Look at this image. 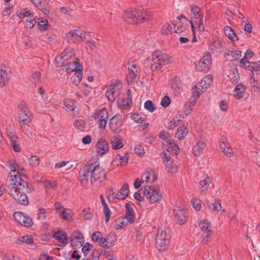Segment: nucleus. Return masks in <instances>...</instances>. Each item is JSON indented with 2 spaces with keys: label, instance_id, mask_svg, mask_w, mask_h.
Masks as SVG:
<instances>
[{
  "label": "nucleus",
  "instance_id": "nucleus-45",
  "mask_svg": "<svg viewBox=\"0 0 260 260\" xmlns=\"http://www.w3.org/2000/svg\"><path fill=\"white\" fill-rule=\"evenodd\" d=\"M115 241L112 240L110 241L108 238H102L100 240V245L105 248H109L114 245Z\"/></svg>",
  "mask_w": 260,
  "mask_h": 260
},
{
  "label": "nucleus",
  "instance_id": "nucleus-44",
  "mask_svg": "<svg viewBox=\"0 0 260 260\" xmlns=\"http://www.w3.org/2000/svg\"><path fill=\"white\" fill-rule=\"evenodd\" d=\"M42 183L43 184L44 186L46 188L47 192H48V189H55L57 186V183L56 181H53L51 182L47 180L46 178L44 180Z\"/></svg>",
  "mask_w": 260,
  "mask_h": 260
},
{
  "label": "nucleus",
  "instance_id": "nucleus-4",
  "mask_svg": "<svg viewBox=\"0 0 260 260\" xmlns=\"http://www.w3.org/2000/svg\"><path fill=\"white\" fill-rule=\"evenodd\" d=\"M173 61V58L172 57L162 53L159 50H156L152 55L151 69L153 71L160 69L164 66L171 63Z\"/></svg>",
  "mask_w": 260,
  "mask_h": 260
},
{
  "label": "nucleus",
  "instance_id": "nucleus-22",
  "mask_svg": "<svg viewBox=\"0 0 260 260\" xmlns=\"http://www.w3.org/2000/svg\"><path fill=\"white\" fill-rule=\"evenodd\" d=\"M219 146L222 152L228 157H231L234 151L230 144L225 139H220Z\"/></svg>",
  "mask_w": 260,
  "mask_h": 260
},
{
  "label": "nucleus",
  "instance_id": "nucleus-3",
  "mask_svg": "<svg viewBox=\"0 0 260 260\" xmlns=\"http://www.w3.org/2000/svg\"><path fill=\"white\" fill-rule=\"evenodd\" d=\"M240 63L241 67L252 72L250 79V85L256 92H260V61L250 62L245 59H241Z\"/></svg>",
  "mask_w": 260,
  "mask_h": 260
},
{
  "label": "nucleus",
  "instance_id": "nucleus-23",
  "mask_svg": "<svg viewBox=\"0 0 260 260\" xmlns=\"http://www.w3.org/2000/svg\"><path fill=\"white\" fill-rule=\"evenodd\" d=\"M53 237L58 242L65 246L69 242V238L67 234L62 230H59L53 234Z\"/></svg>",
  "mask_w": 260,
  "mask_h": 260
},
{
  "label": "nucleus",
  "instance_id": "nucleus-8",
  "mask_svg": "<svg viewBox=\"0 0 260 260\" xmlns=\"http://www.w3.org/2000/svg\"><path fill=\"white\" fill-rule=\"evenodd\" d=\"M18 107L19 124L30 123L34 119L32 112L24 103L20 104Z\"/></svg>",
  "mask_w": 260,
  "mask_h": 260
},
{
  "label": "nucleus",
  "instance_id": "nucleus-14",
  "mask_svg": "<svg viewBox=\"0 0 260 260\" xmlns=\"http://www.w3.org/2000/svg\"><path fill=\"white\" fill-rule=\"evenodd\" d=\"M84 242V237L80 231L77 230L73 232L71 237V244L74 249L80 248Z\"/></svg>",
  "mask_w": 260,
  "mask_h": 260
},
{
  "label": "nucleus",
  "instance_id": "nucleus-32",
  "mask_svg": "<svg viewBox=\"0 0 260 260\" xmlns=\"http://www.w3.org/2000/svg\"><path fill=\"white\" fill-rule=\"evenodd\" d=\"M111 147L113 149L118 150L122 148L124 144L122 140L119 136H115L111 138Z\"/></svg>",
  "mask_w": 260,
  "mask_h": 260
},
{
  "label": "nucleus",
  "instance_id": "nucleus-19",
  "mask_svg": "<svg viewBox=\"0 0 260 260\" xmlns=\"http://www.w3.org/2000/svg\"><path fill=\"white\" fill-rule=\"evenodd\" d=\"M91 163L85 165L83 169L79 172L80 174V181L82 185L85 186L88 182L89 177H91Z\"/></svg>",
  "mask_w": 260,
  "mask_h": 260
},
{
  "label": "nucleus",
  "instance_id": "nucleus-28",
  "mask_svg": "<svg viewBox=\"0 0 260 260\" xmlns=\"http://www.w3.org/2000/svg\"><path fill=\"white\" fill-rule=\"evenodd\" d=\"M225 50L226 52L224 54V57H227V59L230 61L237 60L242 56V52L241 51H231L227 48H225Z\"/></svg>",
  "mask_w": 260,
  "mask_h": 260
},
{
  "label": "nucleus",
  "instance_id": "nucleus-60",
  "mask_svg": "<svg viewBox=\"0 0 260 260\" xmlns=\"http://www.w3.org/2000/svg\"><path fill=\"white\" fill-rule=\"evenodd\" d=\"M37 216L38 220H44L46 218V210L44 208H40Z\"/></svg>",
  "mask_w": 260,
  "mask_h": 260
},
{
  "label": "nucleus",
  "instance_id": "nucleus-38",
  "mask_svg": "<svg viewBox=\"0 0 260 260\" xmlns=\"http://www.w3.org/2000/svg\"><path fill=\"white\" fill-rule=\"evenodd\" d=\"M190 10L192 18L194 19L195 21L202 19L201 9L198 6L191 5L190 6Z\"/></svg>",
  "mask_w": 260,
  "mask_h": 260
},
{
  "label": "nucleus",
  "instance_id": "nucleus-46",
  "mask_svg": "<svg viewBox=\"0 0 260 260\" xmlns=\"http://www.w3.org/2000/svg\"><path fill=\"white\" fill-rule=\"evenodd\" d=\"M159 138L162 139L164 142L162 143V145L165 146L166 144L168 142L167 141L172 140V137L167 132L165 131H161L159 134Z\"/></svg>",
  "mask_w": 260,
  "mask_h": 260
},
{
  "label": "nucleus",
  "instance_id": "nucleus-57",
  "mask_svg": "<svg viewBox=\"0 0 260 260\" xmlns=\"http://www.w3.org/2000/svg\"><path fill=\"white\" fill-rule=\"evenodd\" d=\"M18 241L20 243H25L26 244H31L33 243L32 238L30 235H25L20 237L18 238Z\"/></svg>",
  "mask_w": 260,
  "mask_h": 260
},
{
  "label": "nucleus",
  "instance_id": "nucleus-9",
  "mask_svg": "<svg viewBox=\"0 0 260 260\" xmlns=\"http://www.w3.org/2000/svg\"><path fill=\"white\" fill-rule=\"evenodd\" d=\"M75 52L71 47H67L62 52L61 55L58 56L55 58V63L58 67H63L62 62L68 61L75 57Z\"/></svg>",
  "mask_w": 260,
  "mask_h": 260
},
{
  "label": "nucleus",
  "instance_id": "nucleus-33",
  "mask_svg": "<svg viewBox=\"0 0 260 260\" xmlns=\"http://www.w3.org/2000/svg\"><path fill=\"white\" fill-rule=\"evenodd\" d=\"M224 32L225 35L232 41L235 42L239 40V38L237 34L233 29L229 26H226L224 28Z\"/></svg>",
  "mask_w": 260,
  "mask_h": 260
},
{
  "label": "nucleus",
  "instance_id": "nucleus-10",
  "mask_svg": "<svg viewBox=\"0 0 260 260\" xmlns=\"http://www.w3.org/2000/svg\"><path fill=\"white\" fill-rule=\"evenodd\" d=\"M85 38V34L78 29L71 30L66 35V39L70 43L82 42Z\"/></svg>",
  "mask_w": 260,
  "mask_h": 260
},
{
  "label": "nucleus",
  "instance_id": "nucleus-24",
  "mask_svg": "<svg viewBox=\"0 0 260 260\" xmlns=\"http://www.w3.org/2000/svg\"><path fill=\"white\" fill-rule=\"evenodd\" d=\"M109 144L104 139L101 138L96 144V151L101 156L106 154L109 151Z\"/></svg>",
  "mask_w": 260,
  "mask_h": 260
},
{
  "label": "nucleus",
  "instance_id": "nucleus-26",
  "mask_svg": "<svg viewBox=\"0 0 260 260\" xmlns=\"http://www.w3.org/2000/svg\"><path fill=\"white\" fill-rule=\"evenodd\" d=\"M211 182L212 179L208 175H204L203 178L199 182V189L202 192L207 191Z\"/></svg>",
  "mask_w": 260,
  "mask_h": 260
},
{
  "label": "nucleus",
  "instance_id": "nucleus-11",
  "mask_svg": "<svg viewBox=\"0 0 260 260\" xmlns=\"http://www.w3.org/2000/svg\"><path fill=\"white\" fill-rule=\"evenodd\" d=\"M94 118L99 122V127L105 129L108 121V112L106 108L96 111L94 113Z\"/></svg>",
  "mask_w": 260,
  "mask_h": 260
},
{
  "label": "nucleus",
  "instance_id": "nucleus-31",
  "mask_svg": "<svg viewBox=\"0 0 260 260\" xmlns=\"http://www.w3.org/2000/svg\"><path fill=\"white\" fill-rule=\"evenodd\" d=\"M245 91L246 87L241 83L238 84L234 90V96L238 100L241 99L244 96Z\"/></svg>",
  "mask_w": 260,
  "mask_h": 260
},
{
  "label": "nucleus",
  "instance_id": "nucleus-55",
  "mask_svg": "<svg viewBox=\"0 0 260 260\" xmlns=\"http://www.w3.org/2000/svg\"><path fill=\"white\" fill-rule=\"evenodd\" d=\"M21 225L25 227H30L33 225V221L30 217L24 214Z\"/></svg>",
  "mask_w": 260,
  "mask_h": 260
},
{
  "label": "nucleus",
  "instance_id": "nucleus-21",
  "mask_svg": "<svg viewBox=\"0 0 260 260\" xmlns=\"http://www.w3.org/2000/svg\"><path fill=\"white\" fill-rule=\"evenodd\" d=\"M224 47L219 40H216L212 42L209 45V50L216 56L219 55L224 51Z\"/></svg>",
  "mask_w": 260,
  "mask_h": 260
},
{
  "label": "nucleus",
  "instance_id": "nucleus-37",
  "mask_svg": "<svg viewBox=\"0 0 260 260\" xmlns=\"http://www.w3.org/2000/svg\"><path fill=\"white\" fill-rule=\"evenodd\" d=\"M129 192V186L127 183H124L120 191L116 194V198L118 199H125Z\"/></svg>",
  "mask_w": 260,
  "mask_h": 260
},
{
  "label": "nucleus",
  "instance_id": "nucleus-48",
  "mask_svg": "<svg viewBox=\"0 0 260 260\" xmlns=\"http://www.w3.org/2000/svg\"><path fill=\"white\" fill-rule=\"evenodd\" d=\"M181 114H177L170 122L169 126L170 128L173 129L178 125V123L182 121Z\"/></svg>",
  "mask_w": 260,
  "mask_h": 260
},
{
  "label": "nucleus",
  "instance_id": "nucleus-5",
  "mask_svg": "<svg viewBox=\"0 0 260 260\" xmlns=\"http://www.w3.org/2000/svg\"><path fill=\"white\" fill-rule=\"evenodd\" d=\"M106 181V174L104 169L96 165V163H91V183L96 187L104 185Z\"/></svg>",
  "mask_w": 260,
  "mask_h": 260
},
{
  "label": "nucleus",
  "instance_id": "nucleus-25",
  "mask_svg": "<svg viewBox=\"0 0 260 260\" xmlns=\"http://www.w3.org/2000/svg\"><path fill=\"white\" fill-rule=\"evenodd\" d=\"M128 68L129 71L128 78L131 82H133L138 75L139 67L137 66L135 61H132L128 63Z\"/></svg>",
  "mask_w": 260,
  "mask_h": 260
},
{
  "label": "nucleus",
  "instance_id": "nucleus-12",
  "mask_svg": "<svg viewBox=\"0 0 260 260\" xmlns=\"http://www.w3.org/2000/svg\"><path fill=\"white\" fill-rule=\"evenodd\" d=\"M122 123V115L116 114L110 119L109 127L113 132L118 133L121 130Z\"/></svg>",
  "mask_w": 260,
  "mask_h": 260
},
{
  "label": "nucleus",
  "instance_id": "nucleus-64",
  "mask_svg": "<svg viewBox=\"0 0 260 260\" xmlns=\"http://www.w3.org/2000/svg\"><path fill=\"white\" fill-rule=\"evenodd\" d=\"M144 107L146 109H147V110L151 112H153L155 110L154 104L150 100H148L145 103Z\"/></svg>",
  "mask_w": 260,
  "mask_h": 260
},
{
  "label": "nucleus",
  "instance_id": "nucleus-42",
  "mask_svg": "<svg viewBox=\"0 0 260 260\" xmlns=\"http://www.w3.org/2000/svg\"><path fill=\"white\" fill-rule=\"evenodd\" d=\"M188 133L187 128L185 126L179 127L175 134V137L179 140L186 136Z\"/></svg>",
  "mask_w": 260,
  "mask_h": 260
},
{
  "label": "nucleus",
  "instance_id": "nucleus-30",
  "mask_svg": "<svg viewBox=\"0 0 260 260\" xmlns=\"http://www.w3.org/2000/svg\"><path fill=\"white\" fill-rule=\"evenodd\" d=\"M164 149L172 154H177L180 152V149L178 146L174 143L173 140L167 141Z\"/></svg>",
  "mask_w": 260,
  "mask_h": 260
},
{
  "label": "nucleus",
  "instance_id": "nucleus-63",
  "mask_svg": "<svg viewBox=\"0 0 260 260\" xmlns=\"http://www.w3.org/2000/svg\"><path fill=\"white\" fill-rule=\"evenodd\" d=\"M29 164L32 167H37L39 164V158L37 156H31L29 159Z\"/></svg>",
  "mask_w": 260,
  "mask_h": 260
},
{
  "label": "nucleus",
  "instance_id": "nucleus-51",
  "mask_svg": "<svg viewBox=\"0 0 260 260\" xmlns=\"http://www.w3.org/2000/svg\"><path fill=\"white\" fill-rule=\"evenodd\" d=\"M198 225L200 227V228L204 232H207L211 231V228H210V223L208 222H207V220H203L200 221Z\"/></svg>",
  "mask_w": 260,
  "mask_h": 260
},
{
  "label": "nucleus",
  "instance_id": "nucleus-41",
  "mask_svg": "<svg viewBox=\"0 0 260 260\" xmlns=\"http://www.w3.org/2000/svg\"><path fill=\"white\" fill-rule=\"evenodd\" d=\"M60 217L68 221L72 220V216L71 214V211L69 209L66 208L62 209L61 211H59L58 213Z\"/></svg>",
  "mask_w": 260,
  "mask_h": 260
},
{
  "label": "nucleus",
  "instance_id": "nucleus-15",
  "mask_svg": "<svg viewBox=\"0 0 260 260\" xmlns=\"http://www.w3.org/2000/svg\"><path fill=\"white\" fill-rule=\"evenodd\" d=\"M7 136L10 141V145L13 147L16 152H20L21 147L20 146L18 138L17 136L14 129L10 126V129H7Z\"/></svg>",
  "mask_w": 260,
  "mask_h": 260
},
{
  "label": "nucleus",
  "instance_id": "nucleus-29",
  "mask_svg": "<svg viewBox=\"0 0 260 260\" xmlns=\"http://www.w3.org/2000/svg\"><path fill=\"white\" fill-rule=\"evenodd\" d=\"M63 108L71 115H74L77 113V107L74 105V103L71 99H66L63 102Z\"/></svg>",
  "mask_w": 260,
  "mask_h": 260
},
{
  "label": "nucleus",
  "instance_id": "nucleus-1",
  "mask_svg": "<svg viewBox=\"0 0 260 260\" xmlns=\"http://www.w3.org/2000/svg\"><path fill=\"white\" fill-rule=\"evenodd\" d=\"M6 181V185L10 188V194L19 204L28 205L29 202L26 193L31 192L34 187L32 185L22 180L15 167L11 166Z\"/></svg>",
  "mask_w": 260,
  "mask_h": 260
},
{
  "label": "nucleus",
  "instance_id": "nucleus-43",
  "mask_svg": "<svg viewBox=\"0 0 260 260\" xmlns=\"http://www.w3.org/2000/svg\"><path fill=\"white\" fill-rule=\"evenodd\" d=\"M205 144L203 142H198L193 148V154L196 156H200L205 148Z\"/></svg>",
  "mask_w": 260,
  "mask_h": 260
},
{
  "label": "nucleus",
  "instance_id": "nucleus-2",
  "mask_svg": "<svg viewBox=\"0 0 260 260\" xmlns=\"http://www.w3.org/2000/svg\"><path fill=\"white\" fill-rule=\"evenodd\" d=\"M123 17L128 23H143L150 20L152 15L147 10L138 8L125 11Z\"/></svg>",
  "mask_w": 260,
  "mask_h": 260
},
{
  "label": "nucleus",
  "instance_id": "nucleus-58",
  "mask_svg": "<svg viewBox=\"0 0 260 260\" xmlns=\"http://www.w3.org/2000/svg\"><path fill=\"white\" fill-rule=\"evenodd\" d=\"M132 102V98L130 97L129 94L128 95V97L126 99H122L120 102H118V105L120 108L125 107L128 106L129 105V103Z\"/></svg>",
  "mask_w": 260,
  "mask_h": 260
},
{
  "label": "nucleus",
  "instance_id": "nucleus-35",
  "mask_svg": "<svg viewBox=\"0 0 260 260\" xmlns=\"http://www.w3.org/2000/svg\"><path fill=\"white\" fill-rule=\"evenodd\" d=\"M196 100H192V101L186 103L184 105L183 109V114L181 115V118L183 119L191 113L193 108L196 105Z\"/></svg>",
  "mask_w": 260,
  "mask_h": 260
},
{
  "label": "nucleus",
  "instance_id": "nucleus-61",
  "mask_svg": "<svg viewBox=\"0 0 260 260\" xmlns=\"http://www.w3.org/2000/svg\"><path fill=\"white\" fill-rule=\"evenodd\" d=\"M24 214L22 212H16L14 213L13 216L15 221L20 224L22 219H24Z\"/></svg>",
  "mask_w": 260,
  "mask_h": 260
},
{
  "label": "nucleus",
  "instance_id": "nucleus-36",
  "mask_svg": "<svg viewBox=\"0 0 260 260\" xmlns=\"http://www.w3.org/2000/svg\"><path fill=\"white\" fill-rule=\"evenodd\" d=\"M212 81V77L211 75H208L199 83L198 85L202 88V91H205L210 86Z\"/></svg>",
  "mask_w": 260,
  "mask_h": 260
},
{
  "label": "nucleus",
  "instance_id": "nucleus-62",
  "mask_svg": "<svg viewBox=\"0 0 260 260\" xmlns=\"http://www.w3.org/2000/svg\"><path fill=\"white\" fill-rule=\"evenodd\" d=\"M134 150L136 153L141 156L143 155L145 153L144 149L140 144H138L135 145Z\"/></svg>",
  "mask_w": 260,
  "mask_h": 260
},
{
  "label": "nucleus",
  "instance_id": "nucleus-27",
  "mask_svg": "<svg viewBox=\"0 0 260 260\" xmlns=\"http://www.w3.org/2000/svg\"><path fill=\"white\" fill-rule=\"evenodd\" d=\"M125 216L124 219L131 223H133L135 221L136 216L135 212L129 204H126L125 206Z\"/></svg>",
  "mask_w": 260,
  "mask_h": 260
},
{
  "label": "nucleus",
  "instance_id": "nucleus-52",
  "mask_svg": "<svg viewBox=\"0 0 260 260\" xmlns=\"http://www.w3.org/2000/svg\"><path fill=\"white\" fill-rule=\"evenodd\" d=\"M81 72H76V73L72 76L71 80L74 85H77L80 83L83 77V75Z\"/></svg>",
  "mask_w": 260,
  "mask_h": 260
},
{
  "label": "nucleus",
  "instance_id": "nucleus-7",
  "mask_svg": "<svg viewBox=\"0 0 260 260\" xmlns=\"http://www.w3.org/2000/svg\"><path fill=\"white\" fill-rule=\"evenodd\" d=\"M170 236L167 230L159 229L156 235L155 241L157 248L159 251L165 250L170 242Z\"/></svg>",
  "mask_w": 260,
  "mask_h": 260
},
{
  "label": "nucleus",
  "instance_id": "nucleus-40",
  "mask_svg": "<svg viewBox=\"0 0 260 260\" xmlns=\"http://www.w3.org/2000/svg\"><path fill=\"white\" fill-rule=\"evenodd\" d=\"M118 92L114 88H111L107 90L106 95L109 101L114 102L118 95Z\"/></svg>",
  "mask_w": 260,
  "mask_h": 260
},
{
  "label": "nucleus",
  "instance_id": "nucleus-53",
  "mask_svg": "<svg viewBox=\"0 0 260 260\" xmlns=\"http://www.w3.org/2000/svg\"><path fill=\"white\" fill-rule=\"evenodd\" d=\"M208 207L213 212H218L219 210L221 209L222 206L221 204L219 202V201L216 200L214 203L210 204L208 205Z\"/></svg>",
  "mask_w": 260,
  "mask_h": 260
},
{
  "label": "nucleus",
  "instance_id": "nucleus-47",
  "mask_svg": "<svg viewBox=\"0 0 260 260\" xmlns=\"http://www.w3.org/2000/svg\"><path fill=\"white\" fill-rule=\"evenodd\" d=\"M205 92L204 91H202V88L198 85L194 86L192 87L191 89V94L192 97L193 98V100H196L197 98H198L201 94L203 92Z\"/></svg>",
  "mask_w": 260,
  "mask_h": 260
},
{
  "label": "nucleus",
  "instance_id": "nucleus-17",
  "mask_svg": "<svg viewBox=\"0 0 260 260\" xmlns=\"http://www.w3.org/2000/svg\"><path fill=\"white\" fill-rule=\"evenodd\" d=\"M211 60V56L209 53H206L205 55L198 62L197 67L201 71L207 72L210 68Z\"/></svg>",
  "mask_w": 260,
  "mask_h": 260
},
{
  "label": "nucleus",
  "instance_id": "nucleus-16",
  "mask_svg": "<svg viewBox=\"0 0 260 260\" xmlns=\"http://www.w3.org/2000/svg\"><path fill=\"white\" fill-rule=\"evenodd\" d=\"M10 76L9 68L5 64L0 65V87H4L8 83Z\"/></svg>",
  "mask_w": 260,
  "mask_h": 260
},
{
  "label": "nucleus",
  "instance_id": "nucleus-18",
  "mask_svg": "<svg viewBox=\"0 0 260 260\" xmlns=\"http://www.w3.org/2000/svg\"><path fill=\"white\" fill-rule=\"evenodd\" d=\"M174 216L175 221L178 224L182 225L187 220V214L185 210L176 208L174 210Z\"/></svg>",
  "mask_w": 260,
  "mask_h": 260
},
{
  "label": "nucleus",
  "instance_id": "nucleus-6",
  "mask_svg": "<svg viewBox=\"0 0 260 260\" xmlns=\"http://www.w3.org/2000/svg\"><path fill=\"white\" fill-rule=\"evenodd\" d=\"M143 194L151 204L159 202L162 198V192L155 186L147 185L144 187Z\"/></svg>",
  "mask_w": 260,
  "mask_h": 260
},
{
  "label": "nucleus",
  "instance_id": "nucleus-59",
  "mask_svg": "<svg viewBox=\"0 0 260 260\" xmlns=\"http://www.w3.org/2000/svg\"><path fill=\"white\" fill-rule=\"evenodd\" d=\"M131 118L138 123H142L145 120V118L138 113L133 114L131 116Z\"/></svg>",
  "mask_w": 260,
  "mask_h": 260
},
{
  "label": "nucleus",
  "instance_id": "nucleus-13",
  "mask_svg": "<svg viewBox=\"0 0 260 260\" xmlns=\"http://www.w3.org/2000/svg\"><path fill=\"white\" fill-rule=\"evenodd\" d=\"M63 67H68L66 68L67 72H82L83 70L82 66L80 64L79 60L77 58H73L68 61L62 62Z\"/></svg>",
  "mask_w": 260,
  "mask_h": 260
},
{
  "label": "nucleus",
  "instance_id": "nucleus-49",
  "mask_svg": "<svg viewBox=\"0 0 260 260\" xmlns=\"http://www.w3.org/2000/svg\"><path fill=\"white\" fill-rule=\"evenodd\" d=\"M28 123H20L19 125L23 133L29 137L32 135L33 129L28 125Z\"/></svg>",
  "mask_w": 260,
  "mask_h": 260
},
{
  "label": "nucleus",
  "instance_id": "nucleus-34",
  "mask_svg": "<svg viewBox=\"0 0 260 260\" xmlns=\"http://www.w3.org/2000/svg\"><path fill=\"white\" fill-rule=\"evenodd\" d=\"M156 179L154 172H147L145 171L142 175V181L143 182L146 183H153Z\"/></svg>",
  "mask_w": 260,
  "mask_h": 260
},
{
  "label": "nucleus",
  "instance_id": "nucleus-20",
  "mask_svg": "<svg viewBox=\"0 0 260 260\" xmlns=\"http://www.w3.org/2000/svg\"><path fill=\"white\" fill-rule=\"evenodd\" d=\"M34 5L37 7L45 15L50 13L51 6L46 1L42 2V0H30Z\"/></svg>",
  "mask_w": 260,
  "mask_h": 260
},
{
  "label": "nucleus",
  "instance_id": "nucleus-54",
  "mask_svg": "<svg viewBox=\"0 0 260 260\" xmlns=\"http://www.w3.org/2000/svg\"><path fill=\"white\" fill-rule=\"evenodd\" d=\"M81 214L85 220H90L93 217V214L89 208L84 209Z\"/></svg>",
  "mask_w": 260,
  "mask_h": 260
},
{
  "label": "nucleus",
  "instance_id": "nucleus-50",
  "mask_svg": "<svg viewBox=\"0 0 260 260\" xmlns=\"http://www.w3.org/2000/svg\"><path fill=\"white\" fill-rule=\"evenodd\" d=\"M38 24L39 25V29L44 31L47 30L49 26L48 20L43 18L38 19Z\"/></svg>",
  "mask_w": 260,
  "mask_h": 260
},
{
  "label": "nucleus",
  "instance_id": "nucleus-39",
  "mask_svg": "<svg viewBox=\"0 0 260 260\" xmlns=\"http://www.w3.org/2000/svg\"><path fill=\"white\" fill-rule=\"evenodd\" d=\"M128 160V154L126 153L124 155L122 156L120 154H117L115 160H113V163H116L117 166H124L125 165Z\"/></svg>",
  "mask_w": 260,
  "mask_h": 260
},
{
  "label": "nucleus",
  "instance_id": "nucleus-56",
  "mask_svg": "<svg viewBox=\"0 0 260 260\" xmlns=\"http://www.w3.org/2000/svg\"><path fill=\"white\" fill-rule=\"evenodd\" d=\"M74 126L80 131H83L85 128V123L82 119H77L74 123Z\"/></svg>",
  "mask_w": 260,
  "mask_h": 260
}]
</instances>
